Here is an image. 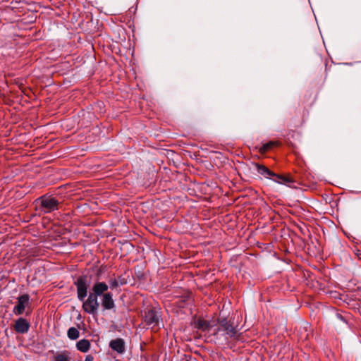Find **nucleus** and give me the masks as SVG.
I'll return each instance as SVG.
<instances>
[{
    "instance_id": "obj_2",
    "label": "nucleus",
    "mask_w": 361,
    "mask_h": 361,
    "mask_svg": "<svg viewBox=\"0 0 361 361\" xmlns=\"http://www.w3.org/2000/svg\"><path fill=\"white\" fill-rule=\"evenodd\" d=\"M39 209L44 213H50L59 209L60 202L51 195H42L37 200Z\"/></svg>"
},
{
    "instance_id": "obj_15",
    "label": "nucleus",
    "mask_w": 361,
    "mask_h": 361,
    "mask_svg": "<svg viewBox=\"0 0 361 361\" xmlns=\"http://www.w3.org/2000/svg\"><path fill=\"white\" fill-rule=\"evenodd\" d=\"M70 353L66 350L56 354L54 357V361H70Z\"/></svg>"
},
{
    "instance_id": "obj_9",
    "label": "nucleus",
    "mask_w": 361,
    "mask_h": 361,
    "mask_svg": "<svg viewBox=\"0 0 361 361\" xmlns=\"http://www.w3.org/2000/svg\"><path fill=\"white\" fill-rule=\"evenodd\" d=\"M109 347L118 354H123L125 352L124 340L121 338L111 340L109 343Z\"/></svg>"
},
{
    "instance_id": "obj_7",
    "label": "nucleus",
    "mask_w": 361,
    "mask_h": 361,
    "mask_svg": "<svg viewBox=\"0 0 361 361\" xmlns=\"http://www.w3.org/2000/svg\"><path fill=\"white\" fill-rule=\"evenodd\" d=\"M30 296L27 294H24L18 298V304L13 308V313L16 315L22 314L25 308V305L28 304Z\"/></svg>"
},
{
    "instance_id": "obj_18",
    "label": "nucleus",
    "mask_w": 361,
    "mask_h": 361,
    "mask_svg": "<svg viewBox=\"0 0 361 361\" xmlns=\"http://www.w3.org/2000/svg\"><path fill=\"white\" fill-rule=\"evenodd\" d=\"M93 360H94V358H93V356L92 355H87L85 357V361H93Z\"/></svg>"
},
{
    "instance_id": "obj_16",
    "label": "nucleus",
    "mask_w": 361,
    "mask_h": 361,
    "mask_svg": "<svg viewBox=\"0 0 361 361\" xmlns=\"http://www.w3.org/2000/svg\"><path fill=\"white\" fill-rule=\"evenodd\" d=\"M276 145V143L273 141H270L267 143L263 144L259 148V152L261 154H265Z\"/></svg>"
},
{
    "instance_id": "obj_6",
    "label": "nucleus",
    "mask_w": 361,
    "mask_h": 361,
    "mask_svg": "<svg viewBox=\"0 0 361 361\" xmlns=\"http://www.w3.org/2000/svg\"><path fill=\"white\" fill-rule=\"evenodd\" d=\"M97 298V297L93 295L92 293H90L87 299L82 301V310L88 314L93 315L96 314L99 307Z\"/></svg>"
},
{
    "instance_id": "obj_11",
    "label": "nucleus",
    "mask_w": 361,
    "mask_h": 361,
    "mask_svg": "<svg viewBox=\"0 0 361 361\" xmlns=\"http://www.w3.org/2000/svg\"><path fill=\"white\" fill-rule=\"evenodd\" d=\"M102 305L104 310H111L115 307L113 295L111 293L103 294L102 298Z\"/></svg>"
},
{
    "instance_id": "obj_1",
    "label": "nucleus",
    "mask_w": 361,
    "mask_h": 361,
    "mask_svg": "<svg viewBox=\"0 0 361 361\" xmlns=\"http://www.w3.org/2000/svg\"><path fill=\"white\" fill-rule=\"evenodd\" d=\"M255 167L259 175L266 178L271 179L277 183L289 185L290 183H294L293 179L290 176L276 174L264 165L255 164Z\"/></svg>"
},
{
    "instance_id": "obj_4",
    "label": "nucleus",
    "mask_w": 361,
    "mask_h": 361,
    "mask_svg": "<svg viewBox=\"0 0 361 361\" xmlns=\"http://www.w3.org/2000/svg\"><path fill=\"white\" fill-rule=\"evenodd\" d=\"M145 324L153 331H157L160 328L161 323V315L159 312L154 309L145 312L144 316Z\"/></svg>"
},
{
    "instance_id": "obj_17",
    "label": "nucleus",
    "mask_w": 361,
    "mask_h": 361,
    "mask_svg": "<svg viewBox=\"0 0 361 361\" xmlns=\"http://www.w3.org/2000/svg\"><path fill=\"white\" fill-rule=\"evenodd\" d=\"M67 335L70 339L75 340L79 337L80 333L76 328L71 327L68 330Z\"/></svg>"
},
{
    "instance_id": "obj_5",
    "label": "nucleus",
    "mask_w": 361,
    "mask_h": 361,
    "mask_svg": "<svg viewBox=\"0 0 361 361\" xmlns=\"http://www.w3.org/2000/svg\"><path fill=\"white\" fill-rule=\"evenodd\" d=\"M77 288V296L80 301H84L87 295V290L90 286V279L85 276H80L74 282Z\"/></svg>"
},
{
    "instance_id": "obj_8",
    "label": "nucleus",
    "mask_w": 361,
    "mask_h": 361,
    "mask_svg": "<svg viewBox=\"0 0 361 361\" xmlns=\"http://www.w3.org/2000/svg\"><path fill=\"white\" fill-rule=\"evenodd\" d=\"M29 322L24 318H18L13 326V329L16 333L25 334L29 331L30 329Z\"/></svg>"
},
{
    "instance_id": "obj_3",
    "label": "nucleus",
    "mask_w": 361,
    "mask_h": 361,
    "mask_svg": "<svg viewBox=\"0 0 361 361\" xmlns=\"http://www.w3.org/2000/svg\"><path fill=\"white\" fill-rule=\"evenodd\" d=\"M219 326L214 332V334L219 331H224L226 336V338H238L239 336L238 326H234L233 323L227 320V319H221L219 321Z\"/></svg>"
},
{
    "instance_id": "obj_10",
    "label": "nucleus",
    "mask_w": 361,
    "mask_h": 361,
    "mask_svg": "<svg viewBox=\"0 0 361 361\" xmlns=\"http://www.w3.org/2000/svg\"><path fill=\"white\" fill-rule=\"evenodd\" d=\"M92 292L91 293L96 297L102 296L108 290V285L104 282H97L92 287Z\"/></svg>"
},
{
    "instance_id": "obj_14",
    "label": "nucleus",
    "mask_w": 361,
    "mask_h": 361,
    "mask_svg": "<svg viewBox=\"0 0 361 361\" xmlns=\"http://www.w3.org/2000/svg\"><path fill=\"white\" fill-rule=\"evenodd\" d=\"M77 349L82 353H87L90 348V343L87 339H82L76 343Z\"/></svg>"
},
{
    "instance_id": "obj_13",
    "label": "nucleus",
    "mask_w": 361,
    "mask_h": 361,
    "mask_svg": "<svg viewBox=\"0 0 361 361\" xmlns=\"http://www.w3.org/2000/svg\"><path fill=\"white\" fill-rule=\"evenodd\" d=\"M126 283V279L122 276H119L117 279L111 278L109 280V284L111 289H114L120 286H123Z\"/></svg>"
},
{
    "instance_id": "obj_12",
    "label": "nucleus",
    "mask_w": 361,
    "mask_h": 361,
    "mask_svg": "<svg viewBox=\"0 0 361 361\" xmlns=\"http://www.w3.org/2000/svg\"><path fill=\"white\" fill-rule=\"evenodd\" d=\"M210 322L199 319L195 322V327L204 332H209L213 326Z\"/></svg>"
}]
</instances>
